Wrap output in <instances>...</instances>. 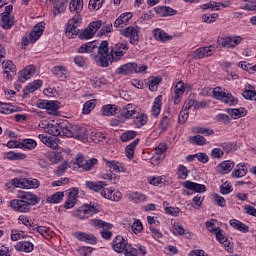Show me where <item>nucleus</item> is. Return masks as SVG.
<instances>
[{
    "label": "nucleus",
    "mask_w": 256,
    "mask_h": 256,
    "mask_svg": "<svg viewBox=\"0 0 256 256\" xmlns=\"http://www.w3.org/2000/svg\"><path fill=\"white\" fill-rule=\"evenodd\" d=\"M10 207L13 209V211H18V213H29V211H31V206L29 203L22 201L21 198H19V200H11Z\"/></svg>",
    "instance_id": "obj_10"
},
{
    "label": "nucleus",
    "mask_w": 256,
    "mask_h": 256,
    "mask_svg": "<svg viewBox=\"0 0 256 256\" xmlns=\"http://www.w3.org/2000/svg\"><path fill=\"white\" fill-rule=\"evenodd\" d=\"M174 103L175 105H178V103L181 102V95L185 93V83L183 82H178L175 86V91H174Z\"/></svg>",
    "instance_id": "obj_27"
},
{
    "label": "nucleus",
    "mask_w": 256,
    "mask_h": 256,
    "mask_svg": "<svg viewBox=\"0 0 256 256\" xmlns=\"http://www.w3.org/2000/svg\"><path fill=\"white\" fill-rule=\"evenodd\" d=\"M43 31H45V23L39 22L34 26L33 30L30 32L29 42L35 43L36 41H39V39L43 35Z\"/></svg>",
    "instance_id": "obj_12"
},
{
    "label": "nucleus",
    "mask_w": 256,
    "mask_h": 256,
    "mask_svg": "<svg viewBox=\"0 0 256 256\" xmlns=\"http://www.w3.org/2000/svg\"><path fill=\"white\" fill-rule=\"evenodd\" d=\"M215 233L217 241H219V243H221L225 247H229V241H227V237L223 235V230H221V228H218V230Z\"/></svg>",
    "instance_id": "obj_52"
},
{
    "label": "nucleus",
    "mask_w": 256,
    "mask_h": 256,
    "mask_svg": "<svg viewBox=\"0 0 256 256\" xmlns=\"http://www.w3.org/2000/svg\"><path fill=\"white\" fill-rule=\"evenodd\" d=\"M61 107V103L59 101H48L46 104V111L48 115H56Z\"/></svg>",
    "instance_id": "obj_36"
},
{
    "label": "nucleus",
    "mask_w": 256,
    "mask_h": 256,
    "mask_svg": "<svg viewBox=\"0 0 256 256\" xmlns=\"http://www.w3.org/2000/svg\"><path fill=\"white\" fill-rule=\"evenodd\" d=\"M215 53V46H205L196 49L193 52V59H205V57H211Z\"/></svg>",
    "instance_id": "obj_9"
},
{
    "label": "nucleus",
    "mask_w": 256,
    "mask_h": 256,
    "mask_svg": "<svg viewBox=\"0 0 256 256\" xmlns=\"http://www.w3.org/2000/svg\"><path fill=\"white\" fill-rule=\"evenodd\" d=\"M37 142L33 139H25L20 143V149H35Z\"/></svg>",
    "instance_id": "obj_49"
},
{
    "label": "nucleus",
    "mask_w": 256,
    "mask_h": 256,
    "mask_svg": "<svg viewBox=\"0 0 256 256\" xmlns=\"http://www.w3.org/2000/svg\"><path fill=\"white\" fill-rule=\"evenodd\" d=\"M137 145H139V139H135L126 147L125 155L127 159H133L135 157V147H137Z\"/></svg>",
    "instance_id": "obj_39"
},
{
    "label": "nucleus",
    "mask_w": 256,
    "mask_h": 256,
    "mask_svg": "<svg viewBox=\"0 0 256 256\" xmlns=\"http://www.w3.org/2000/svg\"><path fill=\"white\" fill-rule=\"evenodd\" d=\"M47 159L52 163V165H57L63 161V154L61 151H53L47 154Z\"/></svg>",
    "instance_id": "obj_33"
},
{
    "label": "nucleus",
    "mask_w": 256,
    "mask_h": 256,
    "mask_svg": "<svg viewBox=\"0 0 256 256\" xmlns=\"http://www.w3.org/2000/svg\"><path fill=\"white\" fill-rule=\"evenodd\" d=\"M244 99H248L250 101H256V91L253 90L252 85H248V89H245L242 93Z\"/></svg>",
    "instance_id": "obj_45"
},
{
    "label": "nucleus",
    "mask_w": 256,
    "mask_h": 256,
    "mask_svg": "<svg viewBox=\"0 0 256 256\" xmlns=\"http://www.w3.org/2000/svg\"><path fill=\"white\" fill-rule=\"evenodd\" d=\"M69 9L71 13H75V15L81 13V11H83V0H71Z\"/></svg>",
    "instance_id": "obj_34"
},
{
    "label": "nucleus",
    "mask_w": 256,
    "mask_h": 256,
    "mask_svg": "<svg viewBox=\"0 0 256 256\" xmlns=\"http://www.w3.org/2000/svg\"><path fill=\"white\" fill-rule=\"evenodd\" d=\"M243 41L240 36L235 37H225L221 41L222 47H226V49H235L237 45H239Z\"/></svg>",
    "instance_id": "obj_14"
},
{
    "label": "nucleus",
    "mask_w": 256,
    "mask_h": 256,
    "mask_svg": "<svg viewBox=\"0 0 256 256\" xmlns=\"http://www.w3.org/2000/svg\"><path fill=\"white\" fill-rule=\"evenodd\" d=\"M103 3H105V0H90L88 7L90 11H99L103 7Z\"/></svg>",
    "instance_id": "obj_51"
},
{
    "label": "nucleus",
    "mask_w": 256,
    "mask_h": 256,
    "mask_svg": "<svg viewBox=\"0 0 256 256\" xmlns=\"http://www.w3.org/2000/svg\"><path fill=\"white\" fill-rule=\"evenodd\" d=\"M163 101V96L159 95L158 97L155 98L153 102V106L151 109L152 116L157 118L159 117L161 113V102Z\"/></svg>",
    "instance_id": "obj_31"
},
{
    "label": "nucleus",
    "mask_w": 256,
    "mask_h": 256,
    "mask_svg": "<svg viewBox=\"0 0 256 256\" xmlns=\"http://www.w3.org/2000/svg\"><path fill=\"white\" fill-rule=\"evenodd\" d=\"M90 84L92 85V87H95V89H101V86L105 85V80L102 78L93 76L90 79Z\"/></svg>",
    "instance_id": "obj_57"
},
{
    "label": "nucleus",
    "mask_w": 256,
    "mask_h": 256,
    "mask_svg": "<svg viewBox=\"0 0 256 256\" xmlns=\"http://www.w3.org/2000/svg\"><path fill=\"white\" fill-rule=\"evenodd\" d=\"M160 9H161L162 15L164 17H172L173 15H177V11L173 10V8H171L169 6H163Z\"/></svg>",
    "instance_id": "obj_60"
},
{
    "label": "nucleus",
    "mask_w": 256,
    "mask_h": 256,
    "mask_svg": "<svg viewBox=\"0 0 256 256\" xmlns=\"http://www.w3.org/2000/svg\"><path fill=\"white\" fill-rule=\"evenodd\" d=\"M98 161L96 158H92L87 160L82 166V171H91L95 165H97Z\"/></svg>",
    "instance_id": "obj_55"
},
{
    "label": "nucleus",
    "mask_w": 256,
    "mask_h": 256,
    "mask_svg": "<svg viewBox=\"0 0 256 256\" xmlns=\"http://www.w3.org/2000/svg\"><path fill=\"white\" fill-rule=\"evenodd\" d=\"M50 135H53L54 137H67L69 133L68 127H62L61 125H53L51 124L50 129L47 130Z\"/></svg>",
    "instance_id": "obj_13"
},
{
    "label": "nucleus",
    "mask_w": 256,
    "mask_h": 256,
    "mask_svg": "<svg viewBox=\"0 0 256 256\" xmlns=\"http://www.w3.org/2000/svg\"><path fill=\"white\" fill-rule=\"evenodd\" d=\"M74 237H76L78 241H83L84 243H89L90 245H95V243H97V238L93 234L75 232Z\"/></svg>",
    "instance_id": "obj_21"
},
{
    "label": "nucleus",
    "mask_w": 256,
    "mask_h": 256,
    "mask_svg": "<svg viewBox=\"0 0 256 256\" xmlns=\"http://www.w3.org/2000/svg\"><path fill=\"white\" fill-rule=\"evenodd\" d=\"M66 35H68V37H71V35H79V26L75 24H68L66 28Z\"/></svg>",
    "instance_id": "obj_58"
},
{
    "label": "nucleus",
    "mask_w": 256,
    "mask_h": 256,
    "mask_svg": "<svg viewBox=\"0 0 256 256\" xmlns=\"http://www.w3.org/2000/svg\"><path fill=\"white\" fill-rule=\"evenodd\" d=\"M245 3H248L244 6L246 11H256V0H243Z\"/></svg>",
    "instance_id": "obj_64"
},
{
    "label": "nucleus",
    "mask_w": 256,
    "mask_h": 256,
    "mask_svg": "<svg viewBox=\"0 0 256 256\" xmlns=\"http://www.w3.org/2000/svg\"><path fill=\"white\" fill-rule=\"evenodd\" d=\"M2 69L4 73V78L7 81H13V77H15V73H17V66L11 60H6L2 62Z\"/></svg>",
    "instance_id": "obj_7"
},
{
    "label": "nucleus",
    "mask_w": 256,
    "mask_h": 256,
    "mask_svg": "<svg viewBox=\"0 0 256 256\" xmlns=\"http://www.w3.org/2000/svg\"><path fill=\"white\" fill-rule=\"evenodd\" d=\"M134 119V123L135 125H137V127H143L144 125H147V115L144 113H139L137 112Z\"/></svg>",
    "instance_id": "obj_42"
},
{
    "label": "nucleus",
    "mask_w": 256,
    "mask_h": 256,
    "mask_svg": "<svg viewBox=\"0 0 256 256\" xmlns=\"http://www.w3.org/2000/svg\"><path fill=\"white\" fill-rule=\"evenodd\" d=\"M90 225H92V227H95L96 229H103L104 231L113 228V224L107 223L101 219L90 220Z\"/></svg>",
    "instance_id": "obj_28"
},
{
    "label": "nucleus",
    "mask_w": 256,
    "mask_h": 256,
    "mask_svg": "<svg viewBox=\"0 0 256 256\" xmlns=\"http://www.w3.org/2000/svg\"><path fill=\"white\" fill-rule=\"evenodd\" d=\"M65 71L67 70L63 66H55L54 68H52L53 75L59 77L60 79H63V77H67L65 76Z\"/></svg>",
    "instance_id": "obj_54"
},
{
    "label": "nucleus",
    "mask_w": 256,
    "mask_h": 256,
    "mask_svg": "<svg viewBox=\"0 0 256 256\" xmlns=\"http://www.w3.org/2000/svg\"><path fill=\"white\" fill-rule=\"evenodd\" d=\"M86 187L92 191H101L102 197L109 199V201H121V197H123L120 191H114L112 188H105L107 187V183L105 181H88L86 182Z\"/></svg>",
    "instance_id": "obj_2"
},
{
    "label": "nucleus",
    "mask_w": 256,
    "mask_h": 256,
    "mask_svg": "<svg viewBox=\"0 0 256 256\" xmlns=\"http://www.w3.org/2000/svg\"><path fill=\"white\" fill-rule=\"evenodd\" d=\"M65 194L63 192H56L52 196L47 198V203H61Z\"/></svg>",
    "instance_id": "obj_50"
},
{
    "label": "nucleus",
    "mask_w": 256,
    "mask_h": 256,
    "mask_svg": "<svg viewBox=\"0 0 256 256\" xmlns=\"http://www.w3.org/2000/svg\"><path fill=\"white\" fill-rule=\"evenodd\" d=\"M116 113H117V106L115 105L108 104L103 106L102 108V115H104L105 117L116 115Z\"/></svg>",
    "instance_id": "obj_44"
},
{
    "label": "nucleus",
    "mask_w": 256,
    "mask_h": 256,
    "mask_svg": "<svg viewBox=\"0 0 256 256\" xmlns=\"http://www.w3.org/2000/svg\"><path fill=\"white\" fill-rule=\"evenodd\" d=\"M223 103L227 105H237L238 101L237 98L233 97V95L226 93L222 99Z\"/></svg>",
    "instance_id": "obj_59"
},
{
    "label": "nucleus",
    "mask_w": 256,
    "mask_h": 256,
    "mask_svg": "<svg viewBox=\"0 0 256 256\" xmlns=\"http://www.w3.org/2000/svg\"><path fill=\"white\" fill-rule=\"evenodd\" d=\"M228 113L234 117V119H241V117H245L247 115V109L241 107L238 109H227Z\"/></svg>",
    "instance_id": "obj_43"
},
{
    "label": "nucleus",
    "mask_w": 256,
    "mask_h": 256,
    "mask_svg": "<svg viewBox=\"0 0 256 256\" xmlns=\"http://www.w3.org/2000/svg\"><path fill=\"white\" fill-rule=\"evenodd\" d=\"M106 165H108L109 169H112L116 173H125V166L121 162L112 160V161H106Z\"/></svg>",
    "instance_id": "obj_37"
},
{
    "label": "nucleus",
    "mask_w": 256,
    "mask_h": 256,
    "mask_svg": "<svg viewBox=\"0 0 256 256\" xmlns=\"http://www.w3.org/2000/svg\"><path fill=\"white\" fill-rule=\"evenodd\" d=\"M233 167H235V162L231 160H225L217 165L216 171H218V173L221 175H227V173H231V171H233Z\"/></svg>",
    "instance_id": "obj_16"
},
{
    "label": "nucleus",
    "mask_w": 256,
    "mask_h": 256,
    "mask_svg": "<svg viewBox=\"0 0 256 256\" xmlns=\"http://www.w3.org/2000/svg\"><path fill=\"white\" fill-rule=\"evenodd\" d=\"M53 3V15H61L67 9V3L60 0H46V3Z\"/></svg>",
    "instance_id": "obj_20"
},
{
    "label": "nucleus",
    "mask_w": 256,
    "mask_h": 256,
    "mask_svg": "<svg viewBox=\"0 0 256 256\" xmlns=\"http://www.w3.org/2000/svg\"><path fill=\"white\" fill-rule=\"evenodd\" d=\"M247 173H248L247 164H245V162H242L236 165V167L231 173V177H233V179H239L241 177H245Z\"/></svg>",
    "instance_id": "obj_18"
},
{
    "label": "nucleus",
    "mask_w": 256,
    "mask_h": 256,
    "mask_svg": "<svg viewBox=\"0 0 256 256\" xmlns=\"http://www.w3.org/2000/svg\"><path fill=\"white\" fill-rule=\"evenodd\" d=\"M133 19V14L131 12H125L122 13L115 21H114V27L117 29L123 28L127 26V23Z\"/></svg>",
    "instance_id": "obj_15"
},
{
    "label": "nucleus",
    "mask_w": 256,
    "mask_h": 256,
    "mask_svg": "<svg viewBox=\"0 0 256 256\" xmlns=\"http://www.w3.org/2000/svg\"><path fill=\"white\" fill-rule=\"evenodd\" d=\"M189 141L190 143H192V145H200V146H203L207 143V139H205V137L201 135L190 136Z\"/></svg>",
    "instance_id": "obj_48"
},
{
    "label": "nucleus",
    "mask_w": 256,
    "mask_h": 256,
    "mask_svg": "<svg viewBox=\"0 0 256 256\" xmlns=\"http://www.w3.org/2000/svg\"><path fill=\"white\" fill-rule=\"evenodd\" d=\"M15 25V17L11 15H1L2 29H11Z\"/></svg>",
    "instance_id": "obj_32"
},
{
    "label": "nucleus",
    "mask_w": 256,
    "mask_h": 256,
    "mask_svg": "<svg viewBox=\"0 0 256 256\" xmlns=\"http://www.w3.org/2000/svg\"><path fill=\"white\" fill-rule=\"evenodd\" d=\"M128 199L133 203H143L147 201V195L140 192H132L128 194Z\"/></svg>",
    "instance_id": "obj_35"
},
{
    "label": "nucleus",
    "mask_w": 256,
    "mask_h": 256,
    "mask_svg": "<svg viewBox=\"0 0 256 256\" xmlns=\"http://www.w3.org/2000/svg\"><path fill=\"white\" fill-rule=\"evenodd\" d=\"M19 75V81H21V83H25V81H28V79H31V77L35 75V66H27L25 69L19 72Z\"/></svg>",
    "instance_id": "obj_24"
},
{
    "label": "nucleus",
    "mask_w": 256,
    "mask_h": 256,
    "mask_svg": "<svg viewBox=\"0 0 256 256\" xmlns=\"http://www.w3.org/2000/svg\"><path fill=\"white\" fill-rule=\"evenodd\" d=\"M189 173H190V171L187 169V167H185L183 165L178 166V171H177L178 179L185 181V179H187V177H189Z\"/></svg>",
    "instance_id": "obj_47"
},
{
    "label": "nucleus",
    "mask_w": 256,
    "mask_h": 256,
    "mask_svg": "<svg viewBox=\"0 0 256 256\" xmlns=\"http://www.w3.org/2000/svg\"><path fill=\"white\" fill-rule=\"evenodd\" d=\"M4 159L8 161H23V159H27V155L19 152H6L4 153Z\"/></svg>",
    "instance_id": "obj_30"
},
{
    "label": "nucleus",
    "mask_w": 256,
    "mask_h": 256,
    "mask_svg": "<svg viewBox=\"0 0 256 256\" xmlns=\"http://www.w3.org/2000/svg\"><path fill=\"white\" fill-rule=\"evenodd\" d=\"M101 206L95 205L93 203L82 205L77 209L74 214V217L78 219H89V217H93L96 213H99Z\"/></svg>",
    "instance_id": "obj_4"
},
{
    "label": "nucleus",
    "mask_w": 256,
    "mask_h": 256,
    "mask_svg": "<svg viewBox=\"0 0 256 256\" xmlns=\"http://www.w3.org/2000/svg\"><path fill=\"white\" fill-rule=\"evenodd\" d=\"M185 189H189V191H195V193H205L207 191V187L204 184H199L191 181H185L182 183Z\"/></svg>",
    "instance_id": "obj_19"
},
{
    "label": "nucleus",
    "mask_w": 256,
    "mask_h": 256,
    "mask_svg": "<svg viewBox=\"0 0 256 256\" xmlns=\"http://www.w3.org/2000/svg\"><path fill=\"white\" fill-rule=\"evenodd\" d=\"M122 35L130 39L131 45H139V28L129 26L122 31Z\"/></svg>",
    "instance_id": "obj_8"
},
{
    "label": "nucleus",
    "mask_w": 256,
    "mask_h": 256,
    "mask_svg": "<svg viewBox=\"0 0 256 256\" xmlns=\"http://www.w3.org/2000/svg\"><path fill=\"white\" fill-rule=\"evenodd\" d=\"M38 138L46 147H50V149H57V147H59V139L56 137H48L45 134H39Z\"/></svg>",
    "instance_id": "obj_17"
},
{
    "label": "nucleus",
    "mask_w": 256,
    "mask_h": 256,
    "mask_svg": "<svg viewBox=\"0 0 256 256\" xmlns=\"http://www.w3.org/2000/svg\"><path fill=\"white\" fill-rule=\"evenodd\" d=\"M153 35L156 41H162V43H165V41H171V39H173V36L167 34V32L159 28L153 31Z\"/></svg>",
    "instance_id": "obj_26"
},
{
    "label": "nucleus",
    "mask_w": 256,
    "mask_h": 256,
    "mask_svg": "<svg viewBox=\"0 0 256 256\" xmlns=\"http://www.w3.org/2000/svg\"><path fill=\"white\" fill-rule=\"evenodd\" d=\"M96 106H97L96 99H92V100L85 102L83 105V109H82L83 115H89V113H91V111H93Z\"/></svg>",
    "instance_id": "obj_41"
},
{
    "label": "nucleus",
    "mask_w": 256,
    "mask_h": 256,
    "mask_svg": "<svg viewBox=\"0 0 256 256\" xmlns=\"http://www.w3.org/2000/svg\"><path fill=\"white\" fill-rule=\"evenodd\" d=\"M112 247L116 253H124L125 256H138L139 252L137 248H133L127 239H124L123 236L118 235L112 242Z\"/></svg>",
    "instance_id": "obj_3"
},
{
    "label": "nucleus",
    "mask_w": 256,
    "mask_h": 256,
    "mask_svg": "<svg viewBox=\"0 0 256 256\" xmlns=\"http://www.w3.org/2000/svg\"><path fill=\"white\" fill-rule=\"evenodd\" d=\"M188 119H189V110H185V108H183L178 116V123H180V125H183Z\"/></svg>",
    "instance_id": "obj_61"
},
{
    "label": "nucleus",
    "mask_w": 256,
    "mask_h": 256,
    "mask_svg": "<svg viewBox=\"0 0 256 256\" xmlns=\"http://www.w3.org/2000/svg\"><path fill=\"white\" fill-rule=\"evenodd\" d=\"M78 53H97L99 55V46L95 42H88L78 48Z\"/></svg>",
    "instance_id": "obj_23"
},
{
    "label": "nucleus",
    "mask_w": 256,
    "mask_h": 256,
    "mask_svg": "<svg viewBox=\"0 0 256 256\" xmlns=\"http://www.w3.org/2000/svg\"><path fill=\"white\" fill-rule=\"evenodd\" d=\"M18 199L24 201L25 203H28L30 207L32 205H37V203H39L40 201L37 195L31 192H25V191H18Z\"/></svg>",
    "instance_id": "obj_11"
},
{
    "label": "nucleus",
    "mask_w": 256,
    "mask_h": 256,
    "mask_svg": "<svg viewBox=\"0 0 256 256\" xmlns=\"http://www.w3.org/2000/svg\"><path fill=\"white\" fill-rule=\"evenodd\" d=\"M0 113L4 115H11V113H17V109L9 103L0 102Z\"/></svg>",
    "instance_id": "obj_40"
},
{
    "label": "nucleus",
    "mask_w": 256,
    "mask_h": 256,
    "mask_svg": "<svg viewBox=\"0 0 256 256\" xmlns=\"http://www.w3.org/2000/svg\"><path fill=\"white\" fill-rule=\"evenodd\" d=\"M135 137H137V131L129 130L121 135V141L127 143V141H131V139H135Z\"/></svg>",
    "instance_id": "obj_53"
},
{
    "label": "nucleus",
    "mask_w": 256,
    "mask_h": 256,
    "mask_svg": "<svg viewBox=\"0 0 256 256\" xmlns=\"http://www.w3.org/2000/svg\"><path fill=\"white\" fill-rule=\"evenodd\" d=\"M121 115L124 119H134L135 115H137V110L133 104H127L126 106L122 107Z\"/></svg>",
    "instance_id": "obj_25"
},
{
    "label": "nucleus",
    "mask_w": 256,
    "mask_h": 256,
    "mask_svg": "<svg viewBox=\"0 0 256 256\" xmlns=\"http://www.w3.org/2000/svg\"><path fill=\"white\" fill-rule=\"evenodd\" d=\"M159 83H161V78H159V77L152 78L150 80L149 90L150 91H157V89H159Z\"/></svg>",
    "instance_id": "obj_62"
},
{
    "label": "nucleus",
    "mask_w": 256,
    "mask_h": 256,
    "mask_svg": "<svg viewBox=\"0 0 256 256\" xmlns=\"http://www.w3.org/2000/svg\"><path fill=\"white\" fill-rule=\"evenodd\" d=\"M227 93L223 92L221 87H216L213 89V96L215 99H218L220 101H223V98L225 97Z\"/></svg>",
    "instance_id": "obj_63"
},
{
    "label": "nucleus",
    "mask_w": 256,
    "mask_h": 256,
    "mask_svg": "<svg viewBox=\"0 0 256 256\" xmlns=\"http://www.w3.org/2000/svg\"><path fill=\"white\" fill-rule=\"evenodd\" d=\"M34 247L35 246H33V243L28 241H21L15 245L16 251H23L24 253H31Z\"/></svg>",
    "instance_id": "obj_29"
},
{
    "label": "nucleus",
    "mask_w": 256,
    "mask_h": 256,
    "mask_svg": "<svg viewBox=\"0 0 256 256\" xmlns=\"http://www.w3.org/2000/svg\"><path fill=\"white\" fill-rule=\"evenodd\" d=\"M13 183L20 189H38L39 187V180L37 179H14Z\"/></svg>",
    "instance_id": "obj_6"
},
{
    "label": "nucleus",
    "mask_w": 256,
    "mask_h": 256,
    "mask_svg": "<svg viewBox=\"0 0 256 256\" xmlns=\"http://www.w3.org/2000/svg\"><path fill=\"white\" fill-rule=\"evenodd\" d=\"M67 137H74V139H78L79 141H87L89 135L87 134V128L74 125L68 128Z\"/></svg>",
    "instance_id": "obj_5"
},
{
    "label": "nucleus",
    "mask_w": 256,
    "mask_h": 256,
    "mask_svg": "<svg viewBox=\"0 0 256 256\" xmlns=\"http://www.w3.org/2000/svg\"><path fill=\"white\" fill-rule=\"evenodd\" d=\"M131 228L133 233H135V235H139V233L143 231V223H141V220L135 219Z\"/></svg>",
    "instance_id": "obj_56"
},
{
    "label": "nucleus",
    "mask_w": 256,
    "mask_h": 256,
    "mask_svg": "<svg viewBox=\"0 0 256 256\" xmlns=\"http://www.w3.org/2000/svg\"><path fill=\"white\" fill-rule=\"evenodd\" d=\"M192 132L195 134L206 135L207 137H209V135H213V133H215L213 131V129H208V128L201 127V126L193 127Z\"/></svg>",
    "instance_id": "obj_46"
},
{
    "label": "nucleus",
    "mask_w": 256,
    "mask_h": 256,
    "mask_svg": "<svg viewBox=\"0 0 256 256\" xmlns=\"http://www.w3.org/2000/svg\"><path fill=\"white\" fill-rule=\"evenodd\" d=\"M135 69H137V63L129 62L127 64L120 66L117 69V73L118 75H131L135 73Z\"/></svg>",
    "instance_id": "obj_22"
},
{
    "label": "nucleus",
    "mask_w": 256,
    "mask_h": 256,
    "mask_svg": "<svg viewBox=\"0 0 256 256\" xmlns=\"http://www.w3.org/2000/svg\"><path fill=\"white\" fill-rule=\"evenodd\" d=\"M98 51L99 55L91 54V57L99 67H109L113 61H121L123 59L125 53L129 51V46L125 43H118L109 52V42L102 41Z\"/></svg>",
    "instance_id": "obj_1"
},
{
    "label": "nucleus",
    "mask_w": 256,
    "mask_h": 256,
    "mask_svg": "<svg viewBox=\"0 0 256 256\" xmlns=\"http://www.w3.org/2000/svg\"><path fill=\"white\" fill-rule=\"evenodd\" d=\"M42 86H43V81L36 80L28 84L24 89V92L26 95H29V93H35V91H37V89H40V87Z\"/></svg>",
    "instance_id": "obj_38"
}]
</instances>
